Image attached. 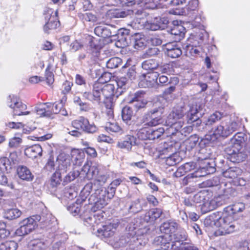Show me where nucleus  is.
Segmentation results:
<instances>
[{
    "label": "nucleus",
    "instance_id": "obj_18",
    "mask_svg": "<svg viewBox=\"0 0 250 250\" xmlns=\"http://www.w3.org/2000/svg\"><path fill=\"white\" fill-rule=\"evenodd\" d=\"M129 34V30L125 28L119 29L117 34L118 40L115 42L116 46L119 48L126 46L127 44L126 39Z\"/></svg>",
    "mask_w": 250,
    "mask_h": 250
},
{
    "label": "nucleus",
    "instance_id": "obj_57",
    "mask_svg": "<svg viewBox=\"0 0 250 250\" xmlns=\"http://www.w3.org/2000/svg\"><path fill=\"white\" fill-rule=\"evenodd\" d=\"M129 209L131 212L137 213L141 210L139 199L136 200L129 207Z\"/></svg>",
    "mask_w": 250,
    "mask_h": 250
},
{
    "label": "nucleus",
    "instance_id": "obj_3",
    "mask_svg": "<svg viewBox=\"0 0 250 250\" xmlns=\"http://www.w3.org/2000/svg\"><path fill=\"white\" fill-rule=\"evenodd\" d=\"M132 226L130 224L129 227V237L127 240H124L123 237L120 239V243L123 245H128L131 249H135L140 245L145 244L146 242V236L149 229L145 226L141 224V220L137 219L134 221Z\"/></svg>",
    "mask_w": 250,
    "mask_h": 250
},
{
    "label": "nucleus",
    "instance_id": "obj_23",
    "mask_svg": "<svg viewBox=\"0 0 250 250\" xmlns=\"http://www.w3.org/2000/svg\"><path fill=\"white\" fill-rule=\"evenodd\" d=\"M17 173L19 177L23 180L29 181L33 178L30 170L25 166H19L17 168Z\"/></svg>",
    "mask_w": 250,
    "mask_h": 250
},
{
    "label": "nucleus",
    "instance_id": "obj_8",
    "mask_svg": "<svg viewBox=\"0 0 250 250\" xmlns=\"http://www.w3.org/2000/svg\"><path fill=\"white\" fill-rule=\"evenodd\" d=\"M56 161L58 167L50 179V185L52 187H56L60 184L62 176L66 173L71 167L70 159L63 153L58 156Z\"/></svg>",
    "mask_w": 250,
    "mask_h": 250
},
{
    "label": "nucleus",
    "instance_id": "obj_48",
    "mask_svg": "<svg viewBox=\"0 0 250 250\" xmlns=\"http://www.w3.org/2000/svg\"><path fill=\"white\" fill-rule=\"evenodd\" d=\"M116 83L118 88L125 89L129 85V82L125 77L118 78Z\"/></svg>",
    "mask_w": 250,
    "mask_h": 250
},
{
    "label": "nucleus",
    "instance_id": "obj_41",
    "mask_svg": "<svg viewBox=\"0 0 250 250\" xmlns=\"http://www.w3.org/2000/svg\"><path fill=\"white\" fill-rule=\"evenodd\" d=\"M121 63V59L118 57H114L110 59L106 62V66L108 68L114 69L118 67Z\"/></svg>",
    "mask_w": 250,
    "mask_h": 250
},
{
    "label": "nucleus",
    "instance_id": "obj_43",
    "mask_svg": "<svg viewBox=\"0 0 250 250\" xmlns=\"http://www.w3.org/2000/svg\"><path fill=\"white\" fill-rule=\"evenodd\" d=\"M60 25L59 21H45L43 26V31L46 33H49L50 30L55 29Z\"/></svg>",
    "mask_w": 250,
    "mask_h": 250
},
{
    "label": "nucleus",
    "instance_id": "obj_46",
    "mask_svg": "<svg viewBox=\"0 0 250 250\" xmlns=\"http://www.w3.org/2000/svg\"><path fill=\"white\" fill-rule=\"evenodd\" d=\"M100 180L97 179L94 181L93 183H89L87 184L83 188V192L87 194L88 195L92 190V188H95L96 185H100Z\"/></svg>",
    "mask_w": 250,
    "mask_h": 250
},
{
    "label": "nucleus",
    "instance_id": "obj_60",
    "mask_svg": "<svg viewBox=\"0 0 250 250\" xmlns=\"http://www.w3.org/2000/svg\"><path fill=\"white\" fill-rule=\"evenodd\" d=\"M45 77L46 82L48 85H50L53 83L54 81V75L52 72L48 71L46 69L45 71Z\"/></svg>",
    "mask_w": 250,
    "mask_h": 250
},
{
    "label": "nucleus",
    "instance_id": "obj_28",
    "mask_svg": "<svg viewBox=\"0 0 250 250\" xmlns=\"http://www.w3.org/2000/svg\"><path fill=\"white\" fill-rule=\"evenodd\" d=\"M133 46L135 49L142 48L146 45V41L144 35L140 34H135L132 38Z\"/></svg>",
    "mask_w": 250,
    "mask_h": 250
},
{
    "label": "nucleus",
    "instance_id": "obj_50",
    "mask_svg": "<svg viewBox=\"0 0 250 250\" xmlns=\"http://www.w3.org/2000/svg\"><path fill=\"white\" fill-rule=\"evenodd\" d=\"M4 171L0 170V184L2 185H7L11 188H14V185L12 183H8V179L3 173Z\"/></svg>",
    "mask_w": 250,
    "mask_h": 250
},
{
    "label": "nucleus",
    "instance_id": "obj_16",
    "mask_svg": "<svg viewBox=\"0 0 250 250\" xmlns=\"http://www.w3.org/2000/svg\"><path fill=\"white\" fill-rule=\"evenodd\" d=\"M136 138L132 135H126L124 140L119 142L117 144V147L119 148L130 151L131 150L132 146L136 145Z\"/></svg>",
    "mask_w": 250,
    "mask_h": 250
},
{
    "label": "nucleus",
    "instance_id": "obj_63",
    "mask_svg": "<svg viewBox=\"0 0 250 250\" xmlns=\"http://www.w3.org/2000/svg\"><path fill=\"white\" fill-rule=\"evenodd\" d=\"M83 46V45L79 42L78 41L76 40L72 42L70 45V48L72 51H76L81 49Z\"/></svg>",
    "mask_w": 250,
    "mask_h": 250
},
{
    "label": "nucleus",
    "instance_id": "obj_13",
    "mask_svg": "<svg viewBox=\"0 0 250 250\" xmlns=\"http://www.w3.org/2000/svg\"><path fill=\"white\" fill-rule=\"evenodd\" d=\"M72 125L76 129L89 133H93L97 130L94 124H90L88 120L83 117H80L72 121Z\"/></svg>",
    "mask_w": 250,
    "mask_h": 250
},
{
    "label": "nucleus",
    "instance_id": "obj_59",
    "mask_svg": "<svg viewBox=\"0 0 250 250\" xmlns=\"http://www.w3.org/2000/svg\"><path fill=\"white\" fill-rule=\"evenodd\" d=\"M159 52V50L158 48L153 47L147 49L144 55L146 57H149L157 55Z\"/></svg>",
    "mask_w": 250,
    "mask_h": 250
},
{
    "label": "nucleus",
    "instance_id": "obj_24",
    "mask_svg": "<svg viewBox=\"0 0 250 250\" xmlns=\"http://www.w3.org/2000/svg\"><path fill=\"white\" fill-rule=\"evenodd\" d=\"M144 80L146 81V86L147 87H153L157 83V79L159 74L157 72L148 73L142 75Z\"/></svg>",
    "mask_w": 250,
    "mask_h": 250
},
{
    "label": "nucleus",
    "instance_id": "obj_32",
    "mask_svg": "<svg viewBox=\"0 0 250 250\" xmlns=\"http://www.w3.org/2000/svg\"><path fill=\"white\" fill-rule=\"evenodd\" d=\"M105 129L109 133H118L120 134L124 133L122 128L115 122H107L105 125Z\"/></svg>",
    "mask_w": 250,
    "mask_h": 250
},
{
    "label": "nucleus",
    "instance_id": "obj_61",
    "mask_svg": "<svg viewBox=\"0 0 250 250\" xmlns=\"http://www.w3.org/2000/svg\"><path fill=\"white\" fill-rule=\"evenodd\" d=\"M99 170L96 165L90 166L88 178L91 179L95 177L98 173Z\"/></svg>",
    "mask_w": 250,
    "mask_h": 250
},
{
    "label": "nucleus",
    "instance_id": "obj_1",
    "mask_svg": "<svg viewBox=\"0 0 250 250\" xmlns=\"http://www.w3.org/2000/svg\"><path fill=\"white\" fill-rule=\"evenodd\" d=\"M201 108V105L197 104L187 106H178L174 108L166 121V125L169 126V133L174 135L176 132L179 131L185 136L191 133L193 130L192 125L186 126L182 128L184 124L183 118L186 115L188 124H191L196 122L197 125L200 124L201 121L198 114Z\"/></svg>",
    "mask_w": 250,
    "mask_h": 250
},
{
    "label": "nucleus",
    "instance_id": "obj_20",
    "mask_svg": "<svg viewBox=\"0 0 250 250\" xmlns=\"http://www.w3.org/2000/svg\"><path fill=\"white\" fill-rule=\"evenodd\" d=\"M114 229L113 225L111 224L103 226L102 228L97 229V235L102 239L109 238L114 235Z\"/></svg>",
    "mask_w": 250,
    "mask_h": 250
},
{
    "label": "nucleus",
    "instance_id": "obj_47",
    "mask_svg": "<svg viewBox=\"0 0 250 250\" xmlns=\"http://www.w3.org/2000/svg\"><path fill=\"white\" fill-rule=\"evenodd\" d=\"M11 162L7 157L0 158V170L3 171H8L10 168Z\"/></svg>",
    "mask_w": 250,
    "mask_h": 250
},
{
    "label": "nucleus",
    "instance_id": "obj_34",
    "mask_svg": "<svg viewBox=\"0 0 250 250\" xmlns=\"http://www.w3.org/2000/svg\"><path fill=\"white\" fill-rule=\"evenodd\" d=\"M44 15L45 21H59L57 10L54 11L51 8H48L45 11Z\"/></svg>",
    "mask_w": 250,
    "mask_h": 250
},
{
    "label": "nucleus",
    "instance_id": "obj_45",
    "mask_svg": "<svg viewBox=\"0 0 250 250\" xmlns=\"http://www.w3.org/2000/svg\"><path fill=\"white\" fill-rule=\"evenodd\" d=\"M207 150L205 148H202L200 150L199 156H198V161L199 163H202L203 161H205V163L209 165V163L208 161V159L210 157L209 154L206 153Z\"/></svg>",
    "mask_w": 250,
    "mask_h": 250
},
{
    "label": "nucleus",
    "instance_id": "obj_64",
    "mask_svg": "<svg viewBox=\"0 0 250 250\" xmlns=\"http://www.w3.org/2000/svg\"><path fill=\"white\" fill-rule=\"evenodd\" d=\"M73 85V83L68 81H65L62 85V92L63 94L68 93Z\"/></svg>",
    "mask_w": 250,
    "mask_h": 250
},
{
    "label": "nucleus",
    "instance_id": "obj_62",
    "mask_svg": "<svg viewBox=\"0 0 250 250\" xmlns=\"http://www.w3.org/2000/svg\"><path fill=\"white\" fill-rule=\"evenodd\" d=\"M177 250H199V249L193 244H184L181 242L179 249Z\"/></svg>",
    "mask_w": 250,
    "mask_h": 250
},
{
    "label": "nucleus",
    "instance_id": "obj_42",
    "mask_svg": "<svg viewBox=\"0 0 250 250\" xmlns=\"http://www.w3.org/2000/svg\"><path fill=\"white\" fill-rule=\"evenodd\" d=\"M49 111L50 112V117L53 114H58L62 108L61 104H57L56 103H47Z\"/></svg>",
    "mask_w": 250,
    "mask_h": 250
},
{
    "label": "nucleus",
    "instance_id": "obj_10",
    "mask_svg": "<svg viewBox=\"0 0 250 250\" xmlns=\"http://www.w3.org/2000/svg\"><path fill=\"white\" fill-rule=\"evenodd\" d=\"M174 147L171 144L164 143L159 148V152L162 158L165 159L166 164L169 166L175 165L181 161V158L178 153H174Z\"/></svg>",
    "mask_w": 250,
    "mask_h": 250
},
{
    "label": "nucleus",
    "instance_id": "obj_58",
    "mask_svg": "<svg viewBox=\"0 0 250 250\" xmlns=\"http://www.w3.org/2000/svg\"><path fill=\"white\" fill-rule=\"evenodd\" d=\"M45 168L47 170L52 171L55 169V163L54 157L52 155H50L48 158L47 162L45 166Z\"/></svg>",
    "mask_w": 250,
    "mask_h": 250
},
{
    "label": "nucleus",
    "instance_id": "obj_19",
    "mask_svg": "<svg viewBox=\"0 0 250 250\" xmlns=\"http://www.w3.org/2000/svg\"><path fill=\"white\" fill-rule=\"evenodd\" d=\"M178 22L177 21H173V26L171 29L170 33L175 36L176 40L180 41L184 37L186 29L183 25L178 24Z\"/></svg>",
    "mask_w": 250,
    "mask_h": 250
},
{
    "label": "nucleus",
    "instance_id": "obj_56",
    "mask_svg": "<svg viewBox=\"0 0 250 250\" xmlns=\"http://www.w3.org/2000/svg\"><path fill=\"white\" fill-rule=\"evenodd\" d=\"M79 174L78 171L77 172H70L66 175L63 179L64 183H69L74 180Z\"/></svg>",
    "mask_w": 250,
    "mask_h": 250
},
{
    "label": "nucleus",
    "instance_id": "obj_53",
    "mask_svg": "<svg viewBox=\"0 0 250 250\" xmlns=\"http://www.w3.org/2000/svg\"><path fill=\"white\" fill-rule=\"evenodd\" d=\"M155 20L158 22V25L160 26V28L161 30L166 28L169 23V20L166 17L156 18Z\"/></svg>",
    "mask_w": 250,
    "mask_h": 250
},
{
    "label": "nucleus",
    "instance_id": "obj_39",
    "mask_svg": "<svg viewBox=\"0 0 250 250\" xmlns=\"http://www.w3.org/2000/svg\"><path fill=\"white\" fill-rule=\"evenodd\" d=\"M202 205L201 209L205 213L209 212L215 208L216 205L214 200L204 201Z\"/></svg>",
    "mask_w": 250,
    "mask_h": 250
},
{
    "label": "nucleus",
    "instance_id": "obj_7",
    "mask_svg": "<svg viewBox=\"0 0 250 250\" xmlns=\"http://www.w3.org/2000/svg\"><path fill=\"white\" fill-rule=\"evenodd\" d=\"M239 123L235 120L227 119L216 126L210 135V139L215 141L220 138H226L237 130Z\"/></svg>",
    "mask_w": 250,
    "mask_h": 250
},
{
    "label": "nucleus",
    "instance_id": "obj_37",
    "mask_svg": "<svg viewBox=\"0 0 250 250\" xmlns=\"http://www.w3.org/2000/svg\"><path fill=\"white\" fill-rule=\"evenodd\" d=\"M223 113L218 111L215 112L208 117L206 122V125H212L216 122L220 121L223 117Z\"/></svg>",
    "mask_w": 250,
    "mask_h": 250
},
{
    "label": "nucleus",
    "instance_id": "obj_6",
    "mask_svg": "<svg viewBox=\"0 0 250 250\" xmlns=\"http://www.w3.org/2000/svg\"><path fill=\"white\" fill-rule=\"evenodd\" d=\"M185 239V235L164 234L156 237L153 240V244L160 246L161 249L159 250H167L170 248L172 250H177L179 249L181 242Z\"/></svg>",
    "mask_w": 250,
    "mask_h": 250
},
{
    "label": "nucleus",
    "instance_id": "obj_30",
    "mask_svg": "<svg viewBox=\"0 0 250 250\" xmlns=\"http://www.w3.org/2000/svg\"><path fill=\"white\" fill-rule=\"evenodd\" d=\"M21 214V211L20 209L17 208H12L5 210L4 216L6 219L12 220L19 218Z\"/></svg>",
    "mask_w": 250,
    "mask_h": 250
},
{
    "label": "nucleus",
    "instance_id": "obj_44",
    "mask_svg": "<svg viewBox=\"0 0 250 250\" xmlns=\"http://www.w3.org/2000/svg\"><path fill=\"white\" fill-rule=\"evenodd\" d=\"M87 40L89 42V46L92 49L93 52H97L100 49L101 46L97 43V41L94 39L92 37L88 36Z\"/></svg>",
    "mask_w": 250,
    "mask_h": 250
},
{
    "label": "nucleus",
    "instance_id": "obj_55",
    "mask_svg": "<svg viewBox=\"0 0 250 250\" xmlns=\"http://www.w3.org/2000/svg\"><path fill=\"white\" fill-rule=\"evenodd\" d=\"M22 142V140L20 137H14L9 140V146L12 148L18 147Z\"/></svg>",
    "mask_w": 250,
    "mask_h": 250
},
{
    "label": "nucleus",
    "instance_id": "obj_4",
    "mask_svg": "<svg viewBox=\"0 0 250 250\" xmlns=\"http://www.w3.org/2000/svg\"><path fill=\"white\" fill-rule=\"evenodd\" d=\"M95 192L89 198V203L93 204L91 211L93 214V219L96 224H99L104 219L103 211L101 210L107 204L108 197L105 189L100 188H94Z\"/></svg>",
    "mask_w": 250,
    "mask_h": 250
},
{
    "label": "nucleus",
    "instance_id": "obj_35",
    "mask_svg": "<svg viewBox=\"0 0 250 250\" xmlns=\"http://www.w3.org/2000/svg\"><path fill=\"white\" fill-rule=\"evenodd\" d=\"M133 112L131 107L128 106L124 107L122 111V116L124 122L128 124L131 120Z\"/></svg>",
    "mask_w": 250,
    "mask_h": 250
},
{
    "label": "nucleus",
    "instance_id": "obj_15",
    "mask_svg": "<svg viewBox=\"0 0 250 250\" xmlns=\"http://www.w3.org/2000/svg\"><path fill=\"white\" fill-rule=\"evenodd\" d=\"M165 54L171 58H177L182 54L181 47L175 42H169L164 47Z\"/></svg>",
    "mask_w": 250,
    "mask_h": 250
},
{
    "label": "nucleus",
    "instance_id": "obj_2",
    "mask_svg": "<svg viewBox=\"0 0 250 250\" xmlns=\"http://www.w3.org/2000/svg\"><path fill=\"white\" fill-rule=\"evenodd\" d=\"M231 145L226 147L224 151L229 156L233 163L244 161L250 154V135L237 132L230 139Z\"/></svg>",
    "mask_w": 250,
    "mask_h": 250
},
{
    "label": "nucleus",
    "instance_id": "obj_25",
    "mask_svg": "<svg viewBox=\"0 0 250 250\" xmlns=\"http://www.w3.org/2000/svg\"><path fill=\"white\" fill-rule=\"evenodd\" d=\"M245 209V205L243 203H236L232 205L224 208V211L232 216L237 212H242Z\"/></svg>",
    "mask_w": 250,
    "mask_h": 250
},
{
    "label": "nucleus",
    "instance_id": "obj_14",
    "mask_svg": "<svg viewBox=\"0 0 250 250\" xmlns=\"http://www.w3.org/2000/svg\"><path fill=\"white\" fill-rule=\"evenodd\" d=\"M144 95L145 93L143 91H138L130 98L128 103L132 104L137 110L144 108L147 103L144 98Z\"/></svg>",
    "mask_w": 250,
    "mask_h": 250
},
{
    "label": "nucleus",
    "instance_id": "obj_5",
    "mask_svg": "<svg viewBox=\"0 0 250 250\" xmlns=\"http://www.w3.org/2000/svg\"><path fill=\"white\" fill-rule=\"evenodd\" d=\"M115 87L112 84H103L101 82H96L93 86L92 92H85L83 97L93 102L99 103L103 97L106 100L113 99Z\"/></svg>",
    "mask_w": 250,
    "mask_h": 250
},
{
    "label": "nucleus",
    "instance_id": "obj_38",
    "mask_svg": "<svg viewBox=\"0 0 250 250\" xmlns=\"http://www.w3.org/2000/svg\"><path fill=\"white\" fill-rule=\"evenodd\" d=\"M18 244L14 241H6L0 244V250H16Z\"/></svg>",
    "mask_w": 250,
    "mask_h": 250
},
{
    "label": "nucleus",
    "instance_id": "obj_31",
    "mask_svg": "<svg viewBox=\"0 0 250 250\" xmlns=\"http://www.w3.org/2000/svg\"><path fill=\"white\" fill-rule=\"evenodd\" d=\"M150 113L151 114V120L145 123L144 125H147L148 126H153L160 124L162 122L161 116L155 117V114L156 113H159L161 114L162 113L161 111L159 112L158 109H155L151 111Z\"/></svg>",
    "mask_w": 250,
    "mask_h": 250
},
{
    "label": "nucleus",
    "instance_id": "obj_11",
    "mask_svg": "<svg viewBox=\"0 0 250 250\" xmlns=\"http://www.w3.org/2000/svg\"><path fill=\"white\" fill-rule=\"evenodd\" d=\"M40 219V216L35 215L23 219L21 222V226L17 229L16 234L19 236H24L29 234L37 227V223Z\"/></svg>",
    "mask_w": 250,
    "mask_h": 250
},
{
    "label": "nucleus",
    "instance_id": "obj_40",
    "mask_svg": "<svg viewBox=\"0 0 250 250\" xmlns=\"http://www.w3.org/2000/svg\"><path fill=\"white\" fill-rule=\"evenodd\" d=\"M165 132V129L163 127H160L156 129L149 128V140H155L161 137Z\"/></svg>",
    "mask_w": 250,
    "mask_h": 250
},
{
    "label": "nucleus",
    "instance_id": "obj_21",
    "mask_svg": "<svg viewBox=\"0 0 250 250\" xmlns=\"http://www.w3.org/2000/svg\"><path fill=\"white\" fill-rule=\"evenodd\" d=\"M42 151L41 146L37 144L26 148L24 150V153L27 157L34 159L38 156H42Z\"/></svg>",
    "mask_w": 250,
    "mask_h": 250
},
{
    "label": "nucleus",
    "instance_id": "obj_33",
    "mask_svg": "<svg viewBox=\"0 0 250 250\" xmlns=\"http://www.w3.org/2000/svg\"><path fill=\"white\" fill-rule=\"evenodd\" d=\"M94 32L96 35L104 38L112 36L110 30L104 25L97 26L95 28Z\"/></svg>",
    "mask_w": 250,
    "mask_h": 250
},
{
    "label": "nucleus",
    "instance_id": "obj_9",
    "mask_svg": "<svg viewBox=\"0 0 250 250\" xmlns=\"http://www.w3.org/2000/svg\"><path fill=\"white\" fill-rule=\"evenodd\" d=\"M217 227L221 235L229 234L235 231L237 223L230 214L223 210L221 212L219 222L217 223Z\"/></svg>",
    "mask_w": 250,
    "mask_h": 250
},
{
    "label": "nucleus",
    "instance_id": "obj_27",
    "mask_svg": "<svg viewBox=\"0 0 250 250\" xmlns=\"http://www.w3.org/2000/svg\"><path fill=\"white\" fill-rule=\"evenodd\" d=\"M221 214V212H216L207 216L204 221L205 224L210 226H214L217 227V223L219 222Z\"/></svg>",
    "mask_w": 250,
    "mask_h": 250
},
{
    "label": "nucleus",
    "instance_id": "obj_29",
    "mask_svg": "<svg viewBox=\"0 0 250 250\" xmlns=\"http://www.w3.org/2000/svg\"><path fill=\"white\" fill-rule=\"evenodd\" d=\"M34 112L41 117H50V112L49 111L47 103L38 105L35 108Z\"/></svg>",
    "mask_w": 250,
    "mask_h": 250
},
{
    "label": "nucleus",
    "instance_id": "obj_22",
    "mask_svg": "<svg viewBox=\"0 0 250 250\" xmlns=\"http://www.w3.org/2000/svg\"><path fill=\"white\" fill-rule=\"evenodd\" d=\"M242 173V170L237 167H231L223 172L224 177L231 179L232 182H234V180L238 177Z\"/></svg>",
    "mask_w": 250,
    "mask_h": 250
},
{
    "label": "nucleus",
    "instance_id": "obj_51",
    "mask_svg": "<svg viewBox=\"0 0 250 250\" xmlns=\"http://www.w3.org/2000/svg\"><path fill=\"white\" fill-rule=\"evenodd\" d=\"M199 141L198 137L196 135L191 136L186 142L187 146L193 148L196 146Z\"/></svg>",
    "mask_w": 250,
    "mask_h": 250
},
{
    "label": "nucleus",
    "instance_id": "obj_12",
    "mask_svg": "<svg viewBox=\"0 0 250 250\" xmlns=\"http://www.w3.org/2000/svg\"><path fill=\"white\" fill-rule=\"evenodd\" d=\"M8 105L13 109V115H27L31 113V111L24 110L27 106L25 104L19 101L17 97L9 95L7 99Z\"/></svg>",
    "mask_w": 250,
    "mask_h": 250
},
{
    "label": "nucleus",
    "instance_id": "obj_49",
    "mask_svg": "<svg viewBox=\"0 0 250 250\" xmlns=\"http://www.w3.org/2000/svg\"><path fill=\"white\" fill-rule=\"evenodd\" d=\"M149 128L146 127L140 129L137 133L138 138L141 140H149Z\"/></svg>",
    "mask_w": 250,
    "mask_h": 250
},
{
    "label": "nucleus",
    "instance_id": "obj_26",
    "mask_svg": "<svg viewBox=\"0 0 250 250\" xmlns=\"http://www.w3.org/2000/svg\"><path fill=\"white\" fill-rule=\"evenodd\" d=\"M162 211L159 208H155L147 212L144 217V220L147 222H153L159 218Z\"/></svg>",
    "mask_w": 250,
    "mask_h": 250
},
{
    "label": "nucleus",
    "instance_id": "obj_54",
    "mask_svg": "<svg viewBox=\"0 0 250 250\" xmlns=\"http://www.w3.org/2000/svg\"><path fill=\"white\" fill-rule=\"evenodd\" d=\"M31 245L33 246V250H42L45 247L44 243L39 240L33 241Z\"/></svg>",
    "mask_w": 250,
    "mask_h": 250
},
{
    "label": "nucleus",
    "instance_id": "obj_36",
    "mask_svg": "<svg viewBox=\"0 0 250 250\" xmlns=\"http://www.w3.org/2000/svg\"><path fill=\"white\" fill-rule=\"evenodd\" d=\"M158 66V62L153 59L146 60L142 63L143 69L146 70H153L156 69Z\"/></svg>",
    "mask_w": 250,
    "mask_h": 250
},
{
    "label": "nucleus",
    "instance_id": "obj_52",
    "mask_svg": "<svg viewBox=\"0 0 250 250\" xmlns=\"http://www.w3.org/2000/svg\"><path fill=\"white\" fill-rule=\"evenodd\" d=\"M132 12L135 18L137 19H143L147 16L146 13L141 8L134 9Z\"/></svg>",
    "mask_w": 250,
    "mask_h": 250
},
{
    "label": "nucleus",
    "instance_id": "obj_17",
    "mask_svg": "<svg viewBox=\"0 0 250 250\" xmlns=\"http://www.w3.org/2000/svg\"><path fill=\"white\" fill-rule=\"evenodd\" d=\"M178 224L173 221H167L163 223L160 227L161 232L165 234L172 235H181L178 233H175L178 228Z\"/></svg>",
    "mask_w": 250,
    "mask_h": 250
}]
</instances>
